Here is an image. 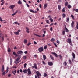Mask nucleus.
I'll return each mask as SVG.
<instances>
[{
  "mask_svg": "<svg viewBox=\"0 0 78 78\" xmlns=\"http://www.w3.org/2000/svg\"><path fill=\"white\" fill-rule=\"evenodd\" d=\"M68 5V2H66L65 4V6H67Z\"/></svg>",
  "mask_w": 78,
  "mask_h": 78,
  "instance_id": "nucleus-39",
  "label": "nucleus"
},
{
  "mask_svg": "<svg viewBox=\"0 0 78 78\" xmlns=\"http://www.w3.org/2000/svg\"><path fill=\"white\" fill-rule=\"evenodd\" d=\"M8 69H9L8 67H7L6 69L7 73L8 72Z\"/></svg>",
  "mask_w": 78,
  "mask_h": 78,
  "instance_id": "nucleus-55",
  "label": "nucleus"
},
{
  "mask_svg": "<svg viewBox=\"0 0 78 78\" xmlns=\"http://www.w3.org/2000/svg\"><path fill=\"white\" fill-rule=\"evenodd\" d=\"M62 33L63 35H64V34H65V30H63L62 31Z\"/></svg>",
  "mask_w": 78,
  "mask_h": 78,
  "instance_id": "nucleus-45",
  "label": "nucleus"
},
{
  "mask_svg": "<svg viewBox=\"0 0 78 78\" xmlns=\"http://www.w3.org/2000/svg\"><path fill=\"white\" fill-rule=\"evenodd\" d=\"M30 44H31V43H29L28 44H27V46H29Z\"/></svg>",
  "mask_w": 78,
  "mask_h": 78,
  "instance_id": "nucleus-58",
  "label": "nucleus"
},
{
  "mask_svg": "<svg viewBox=\"0 0 78 78\" xmlns=\"http://www.w3.org/2000/svg\"><path fill=\"white\" fill-rule=\"evenodd\" d=\"M63 18H65L66 17V14L63 13L62 14Z\"/></svg>",
  "mask_w": 78,
  "mask_h": 78,
  "instance_id": "nucleus-35",
  "label": "nucleus"
},
{
  "mask_svg": "<svg viewBox=\"0 0 78 78\" xmlns=\"http://www.w3.org/2000/svg\"><path fill=\"white\" fill-rule=\"evenodd\" d=\"M54 44L55 47H58V46H57V45L56 44V43H54Z\"/></svg>",
  "mask_w": 78,
  "mask_h": 78,
  "instance_id": "nucleus-42",
  "label": "nucleus"
},
{
  "mask_svg": "<svg viewBox=\"0 0 78 78\" xmlns=\"http://www.w3.org/2000/svg\"><path fill=\"white\" fill-rule=\"evenodd\" d=\"M75 12H78V9H75Z\"/></svg>",
  "mask_w": 78,
  "mask_h": 78,
  "instance_id": "nucleus-54",
  "label": "nucleus"
},
{
  "mask_svg": "<svg viewBox=\"0 0 78 78\" xmlns=\"http://www.w3.org/2000/svg\"><path fill=\"white\" fill-rule=\"evenodd\" d=\"M26 58H27V57L25 56H24L23 57V59H26Z\"/></svg>",
  "mask_w": 78,
  "mask_h": 78,
  "instance_id": "nucleus-56",
  "label": "nucleus"
},
{
  "mask_svg": "<svg viewBox=\"0 0 78 78\" xmlns=\"http://www.w3.org/2000/svg\"><path fill=\"white\" fill-rule=\"evenodd\" d=\"M47 46H45L44 47V50H46V49H47Z\"/></svg>",
  "mask_w": 78,
  "mask_h": 78,
  "instance_id": "nucleus-48",
  "label": "nucleus"
},
{
  "mask_svg": "<svg viewBox=\"0 0 78 78\" xmlns=\"http://www.w3.org/2000/svg\"><path fill=\"white\" fill-rule=\"evenodd\" d=\"M10 65H12V58H10Z\"/></svg>",
  "mask_w": 78,
  "mask_h": 78,
  "instance_id": "nucleus-18",
  "label": "nucleus"
},
{
  "mask_svg": "<svg viewBox=\"0 0 78 78\" xmlns=\"http://www.w3.org/2000/svg\"><path fill=\"white\" fill-rule=\"evenodd\" d=\"M34 44H35V45H36L37 44V43L36 42H35V41H34Z\"/></svg>",
  "mask_w": 78,
  "mask_h": 78,
  "instance_id": "nucleus-49",
  "label": "nucleus"
},
{
  "mask_svg": "<svg viewBox=\"0 0 78 78\" xmlns=\"http://www.w3.org/2000/svg\"><path fill=\"white\" fill-rule=\"evenodd\" d=\"M11 76V74H9L8 75V76L9 77H10V76Z\"/></svg>",
  "mask_w": 78,
  "mask_h": 78,
  "instance_id": "nucleus-57",
  "label": "nucleus"
},
{
  "mask_svg": "<svg viewBox=\"0 0 78 78\" xmlns=\"http://www.w3.org/2000/svg\"><path fill=\"white\" fill-rule=\"evenodd\" d=\"M0 21H1V22H6V21L5 20H2V18H1V17H0Z\"/></svg>",
  "mask_w": 78,
  "mask_h": 78,
  "instance_id": "nucleus-34",
  "label": "nucleus"
},
{
  "mask_svg": "<svg viewBox=\"0 0 78 78\" xmlns=\"http://www.w3.org/2000/svg\"><path fill=\"white\" fill-rule=\"evenodd\" d=\"M21 57V55H18V58L16 59V61H19Z\"/></svg>",
  "mask_w": 78,
  "mask_h": 78,
  "instance_id": "nucleus-5",
  "label": "nucleus"
},
{
  "mask_svg": "<svg viewBox=\"0 0 78 78\" xmlns=\"http://www.w3.org/2000/svg\"><path fill=\"white\" fill-rule=\"evenodd\" d=\"M30 11L32 13H34V11H33V10L30 9Z\"/></svg>",
  "mask_w": 78,
  "mask_h": 78,
  "instance_id": "nucleus-33",
  "label": "nucleus"
},
{
  "mask_svg": "<svg viewBox=\"0 0 78 78\" xmlns=\"http://www.w3.org/2000/svg\"><path fill=\"white\" fill-rule=\"evenodd\" d=\"M34 35H36V36H38V37H42L41 35H39L37 34H34Z\"/></svg>",
  "mask_w": 78,
  "mask_h": 78,
  "instance_id": "nucleus-30",
  "label": "nucleus"
},
{
  "mask_svg": "<svg viewBox=\"0 0 78 78\" xmlns=\"http://www.w3.org/2000/svg\"><path fill=\"white\" fill-rule=\"evenodd\" d=\"M8 52H11V49H10V48H8Z\"/></svg>",
  "mask_w": 78,
  "mask_h": 78,
  "instance_id": "nucleus-40",
  "label": "nucleus"
},
{
  "mask_svg": "<svg viewBox=\"0 0 78 78\" xmlns=\"http://www.w3.org/2000/svg\"><path fill=\"white\" fill-rule=\"evenodd\" d=\"M4 65H2V72H3L2 73V76H3V75H5V72L4 70Z\"/></svg>",
  "mask_w": 78,
  "mask_h": 78,
  "instance_id": "nucleus-1",
  "label": "nucleus"
},
{
  "mask_svg": "<svg viewBox=\"0 0 78 78\" xmlns=\"http://www.w3.org/2000/svg\"><path fill=\"white\" fill-rule=\"evenodd\" d=\"M0 37H1L2 41H4V34L2 33H0Z\"/></svg>",
  "mask_w": 78,
  "mask_h": 78,
  "instance_id": "nucleus-3",
  "label": "nucleus"
},
{
  "mask_svg": "<svg viewBox=\"0 0 78 78\" xmlns=\"http://www.w3.org/2000/svg\"><path fill=\"white\" fill-rule=\"evenodd\" d=\"M27 72H28L27 73L28 75H30L31 74V69L30 68L27 69Z\"/></svg>",
  "mask_w": 78,
  "mask_h": 78,
  "instance_id": "nucleus-6",
  "label": "nucleus"
},
{
  "mask_svg": "<svg viewBox=\"0 0 78 78\" xmlns=\"http://www.w3.org/2000/svg\"><path fill=\"white\" fill-rule=\"evenodd\" d=\"M58 8L59 10H61V5H58Z\"/></svg>",
  "mask_w": 78,
  "mask_h": 78,
  "instance_id": "nucleus-22",
  "label": "nucleus"
},
{
  "mask_svg": "<svg viewBox=\"0 0 78 78\" xmlns=\"http://www.w3.org/2000/svg\"><path fill=\"white\" fill-rule=\"evenodd\" d=\"M13 55L15 57H17L18 56V55L14 51L13 52Z\"/></svg>",
  "mask_w": 78,
  "mask_h": 78,
  "instance_id": "nucleus-10",
  "label": "nucleus"
},
{
  "mask_svg": "<svg viewBox=\"0 0 78 78\" xmlns=\"http://www.w3.org/2000/svg\"><path fill=\"white\" fill-rule=\"evenodd\" d=\"M74 21H72V23H71V27L72 28H73L74 27Z\"/></svg>",
  "mask_w": 78,
  "mask_h": 78,
  "instance_id": "nucleus-12",
  "label": "nucleus"
},
{
  "mask_svg": "<svg viewBox=\"0 0 78 78\" xmlns=\"http://www.w3.org/2000/svg\"><path fill=\"white\" fill-rule=\"evenodd\" d=\"M71 17L73 20H75V18H74V16H73V15H71Z\"/></svg>",
  "mask_w": 78,
  "mask_h": 78,
  "instance_id": "nucleus-29",
  "label": "nucleus"
},
{
  "mask_svg": "<svg viewBox=\"0 0 78 78\" xmlns=\"http://www.w3.org/2000/svg\"><path fill=\"white\" fill-rule=\"evenodd\" d=\"M57 43H58V44H59V43H60V42H59V40H57Z\"/></svg>",
  "mask_w": 78,
  "mask_h": 78,
  "instance_id": "nucleus-52",
  "label": "nucleus"
},
{
  "mask_svg": "<svg viewBox=\"0 0 78 78\" xmlns=\"http://www.w3.org/2000/svg\"><path fill=\"white\" fill-rule=\"evenodd\" d=\"M69 64H72V61H71V60H69Z\"/></svg>",
  "mask_w": 78,
  "mask_h": 78,
  "instance_id": "nucleus-43",
  "label": "nucleus"
},
{
  "mask_svg": "<svg viewBox=\"0 0 78 78\" xmlns=\"http://www.w3.org/2000/svg\"><path fill=\"white\" fill-rule=\"evenodd\" d=\"M15 7V5H11L9 7L10 9H11L13 10L14 8Z\"/></svg>",
  "mask_w": 78,
  "mask_h": 78,
  "instance_id": "nucleus-8",
  "label": "nucleus"
},
{
  "mask_svg": "<svg viewBox=\"0 0 78 78\" xmlns=\"http://www.w3.org/2000/svg\"><path fill=\"white\" fill-rule=\"evenodd\" d=\"M26 66H27V63H25L24 64V68H26Z\"/></svg>",
  "mask_w": 78,
  "mask_h": 78,
  "instance_id": "nucleus-50",
  "label": "nucleus"
},
{
  "mask_svg": "<svg viewBox=\"0 0 78 78\" xmlns=\"http://www.w3.org/2000/svg\"><path fill=\"white\" fill-rule=\"evenodd\" d=\"M52 54L54 55H55V57H56V58H58V55L57 54H56V53L55 52H52Z\"/></svg>",
  "mask_w": 78,
  "mask_h": 78,
  "instance_id": "nucleus-9",
  "label": "nucleus"
},
{
  "mask_svg": "<svg viewBox=\"0 0 78 78\" xmlns=\"http://www.w3.org/2000/svg\"><path fill=\"white\" fill-rule=\"evenodd\" d=\"M68 8H69V9H70L72 8V6L70 5H69L67 6Z\"/></svg>",
  "mask_w": 78,
  "mask_h": 78,
  "instance_id": "nucleus-26",
  "label": "nucleus"
},
{
  "mask_svg": "<svg viewBox=\"0 0 78 78\" xmlns=\"http://www.w3.org/2000/svg\"><path fill=\"white\" fill-rule=\"evenodd\" d=\"M22 53H23V52H22V51H20L17 52V54H18V55H19V54H22Z\"/></svg>",
  "mask_w": 78,
  "mask_h": 78,
  "instance_id": "nucleus-15",
  "label": "nucleus"
},
{
  "mask_svg": "<svg viewBox=\"0 0 78 78\" xmlns=\"http://www.w3.org/2000/svg\"><path fill=\"white\" fill-rule=\"evenodd\" d=\"M35 73H36L37 75L38 78H40V76H41L42 75L39 73V72L38 71H37V72H35Z\"/></svg>",
  "mask_w": 78,
  "mask_h": 78,
  "instance_id": "nucleus-2",
  "label": "nucleus"
},
{
  "mask_svg": "<svg viewBox=\"0 0 78 78\" xmlns=\"http://www.w3.org/2000/svg\"><path fill=\"white\" fill-rule=\"evenodd\" d=\"M34 57H35V58H36V57H37V55H34Z\"/></svg>",
  "mask_w": 78,
  "mask_h": 78,
  "instance_id": "nucleus-64",
  "label": "nucleus"
},
{
  "mask_svg": "<svg viewBox=\"0 0 78 78\" xmlns=\"http://www.w3.org/2000/svg\"><path fill=\"white\" fill-rule=\"evenodd\" d=\"M47 6V3H46L44 5V9H45Z\"/></svg>",
  "mask_w": 78,
  "mask_h": 78,
  "instance_id": "nucleus-19",
  "label": "nucleus"
},
{
  "mask_svg": "<svg viewBox=\"0 0 78 78\" xmlns=\"http://www.w3.org/2000/svg\"><path fill=\"white\" fill-rule=\"evenodd\" d=\"M42 62L43 64L44 65L45 64V62H44V61H42Z\"/></svg>",
  "mask_w": 78,
  "mask_h": 78,
  "instance_id": "nucleus-59",
  "label": "nucleus"
},
{
  "mask_svg": "<svg viewBox=\"0 0 78 78\" xmlns=\"http://www.w3.org/2000/svg\"><path fill=\"white\" fill-rule=\"evenodd\" d=\"M26 29L27 30H26V32L27 33H29L30 31H29V28H28V27H26Z\"/></svg>",
  "mask_w": 78,
  "mask_h": 78,
  "instance_id": "nucleus-14",
  "label": "nucleus"
},
{
  "mask_svg": "<svg viewBox=\"0 0 78 78\" xmlns=\"http://www.w3.org/2000/svg\"><path fill=\"white\" fill-rule=\"evenodd\" d=\"M43 59H44V61H45V59H46V56H45V55H43Z\"/></svg>",
  "mask_w": 78,
  "mask_h": 78,
  "instance_id": "nucleus-21",
  "label": "nucleus"
},
{
  "mask_svg": "<svg viewBox=\"0 0 78 78\" xmlns=\"http://www.w3.org/2000/svg\"><path fill=\"white\" fill-rule=\"evenodd\" d=\"M18 12V10H17L14 13L12 14V16H15V15H16V14H17Z\"/></svg>",
  "mask_w": 78,
  "mask_h": 78,
  "instance_id": "nucleus-13",
  "label": "nucleus"
},
{
  "mask_svg": "<svg viewBox=\"0 0 78 78\" xmlns=\"http://www.w3.org/2000/svg\"><path fill=\"white\" fill-rule=\"evenodd\" d=\"M4 3H5V2H2L1 4V6H3V5L4 4Z\"/></svg>",
  "mask_w": 78,
  "mask_h": 78,
  "instance_id": "nucleus-46",
  "label": "nucleus"
},
{
  "mask_svg": "<svg viewBox=\"0 0 78 78\" xmlns=\"http://www.w3.org/2000/svg\"><path fill=\"white\" fill-rule=\"evenodd\" d=\"M63 64H64L65 66H66L67 65V63L66 62H64L63 63Z\"/></svg>",
  "mask_w": 78,
  "mask_h": 78,
  "instance_id": "nucleus-32",
  "label": "nucleus"
},
{
  "mask_svg": "<svg viewBox=\"0 0 78 78\" xmlns=\"http://www.w3.org/2000/svg\"><path fill=\"white\" fill-rule=\"evenodd\" d=\"M58 56L60 57V59H61V58H62V56H61V55H59Z\"/></svg>",
  "mask_w": 78,
  "mask_h": 78,
  "instance_id": "nucleus-53",
  "label": "nucleus"
},
{
  "mask_svg": "<svg viewBox=\"0 0 78 78\" xmlns=\"http://www.w3.org/2000/svg\"><path fill=\"white\" fill-rule=\"evenodd\" d=\"M72 56L74 59H75V53H72Z\"/></svg>",
  "mask_w": 78,
  "mask_h": 78,
  "instance_id": "nucleus-16",
  "label": "nucleus"
},
{
  "mask_svg": "<svg viewBox=\"0 0 78 78\" xmlns=\"http://www.w3.org/2000/svg\"><path fill=\"white\" fill-rule=\"evenodd\" d=\"M51 42H54L55 41V39H54L53 38H52L51 40Z\"/></svg>",
  "mask_w": 78,
  "mask_h": 78,
  "instance_id": "nucleus-38",
  "label": "nucleus"
},
{
  "mask_svg": "<svg viewBox=\"0 0 78 78\" xmlns=\"http://www.w3.org/2000/svg\"><path fill=\"white\" fill-rule=\"evenodd\" d=\"M38 50L39 52H42L44 51V48H43V47H40L38 49Z\"/></svg>",
  "mask_w": 78,
  "mask_h": 78,
  "instance_id": "nucleus-4",
  "label": "nucleus"
},
{
  "mask_svg": "<svg viewBox=\"0 0 78 78\" xmlns=\"http://www.w3.org/2000/svg\"><path fill=\"white\" fill-rule=\"evenodd\" d=\"M27 42H28V40H27L24 39V44H27Z\"/></svg>",
  "mask_w": 78,
  "mask_h": 78,
  "instance_id": "nucleus-28",
  "label": "nucleus"
},
{
  "mask_svg": "<svg viewBox=\"0 0 78 78\" xmlns=\"http://www.w3.org/2000/svg\"><path fill=\"white\" fill-rule=\"evenodd\" d=\"M44 77H46L47 76V74L46 73H44Z\"/></svg>",
  "mask_w": 78,
  "mask_h": 78,
  "instance_id": "nucleus-36",
  "label": "nucleus"
},
{
  "mask_svg": "<svg viewBox=\"0 0 78 78\" xmlns=\"http://www.w3.org/2000/svg\"><path fill=\"white\" fill-rule=\"evenodd\" d=\"M61 18H59L58 19V21H61Z\"/></svg>",
  "mask_w": 78,
  "mask_h": 78,
  "instance_id": "nucleus-61",
  "label": "nucleus"
},
{
  "mask_svg": "<svg viewBox=\"0 0 78 78\" xmlns=\"http://www.w3.org/2000/svg\"><path fill=\"white\" fill-rule=\"evenodd\" d=\"M14 34H15L16 35H18L19 34V33L18 32H15Z\"/></svg>",
  "mask_w": 78,
  "mask_h": 78,
  "instance_id": "nucleus-37",
  "label": "nucleus"
},
{
  "mask_svg": "<svg viewBox=\"0 0 78 78\" xmlns=\"http://www.w3.org/2000/svg\"><path fill=\"white\" fill-rule=\"evenodd\" d=\"M39 7H40V8H42V5H41V4H40L39 5Z\"/></svg>",
  "mask_w": 78,
  "mask_h": 78,
  "instance_id": "nucleus-63",
  "label": "nucleus"
},
{
  "mask_svg": "<svg viewBox=\"0 0 78 78\" xmlns=\"http://www.w3.org/2000/svg\"><path fill=\"white\" fill-rule=\"evenodd\" d=\"M22 2L21 1H20V0H19L18 2V4H22Z\"/></svg>",
  "mask_w": 78,
  "mask_h": 78,
  "instance_id": "nucleus-24",
  "label": "nucleus"
},
{
  "mask_svg": "<svg viewBox=\"0 0 78 78\" xmlns=\"http://www.w3.org/2000/svg\"><path fill=\"white\" fill-rule=\"evenodd\" d=\"M76 27L77 29V30H78V22H77V25L76 26Z\"/></svg>",
  "mask_w": 78,
  "mask_h": 78,
  "instance_id": "nucleus-41",
  "label": "nucleus"
},
{
  "mask_svg": "<svg viewBox=\"0 0 78 78\" xmlns=\"http://www.w3.org/2000/svg\"><path fill=\"white\" fill-rule=\"evenodd\" d=\"M50 30L51 31H53V28L52 27H51L50 29Z\"/></svg>",
  "mask_w": 78,
  "mask_h": 78,
  "instance_id": "nucleus-47",
  "label": "nucleus"
},
{
  "mask_svg": "<svg viewBox=\"0 0 78 78\" xmlns=\"http://www.w3.org/2000/svg\"><path fill=\"white\" fill-rule=\"evenodd\" d=\"M62 11L64 12H65V8L64 7L63 8Z\"/></svg>",
  "mask_w": 78,
  "mask_h": 78,
  "instance_id": "nucleus-44",
  "label": "nucleus"
},
{
  "mask_svg": "<svg viewBox=\"0 0 78 78\" xmlns=\"http://www.w3.org/2000/svg\"><path fill=\"white\" fill-rule=\"evenodd\" d=\"M23 72H24L25 73H27V70L25 69L23 71Z\"/></svg>",
  "mask_w": 78,
  "mask_h": 78,
  "instance_id": "nucleus-27",
  "label": "nucleus"
},
{
  "mask_svg": "<svg viewBox=\"0 0 78 78\" xmlns=\"http://www.w3.org/2000/svg\"><path fill=\"white\" fill-rule=\"evenodd\" d=\"M66 22H69V18L68 17L66 18Z\"/></svg>",
  "mask_w": 78,
  "mask_h": 78,
  "instance_id": "nucleus-31",
  "label": "nucleus"
},
{
  "mask_svg": "<svg viewBox=\"0 0 78 78\" xmlns=\"http://www.w3.org/2000/svg\"><path fill=\"white\" fill-rule=\"evenodd\" d=\"M53 65V63L51 62H49V65L50 66H52Z\"/></svg>",
  "mask_w": 78,
  "mask_h": 78,
  "instance_id": "nucleus-17",
  "label": "nucleus"
},
{
  "mask_svg": "<svg viewBox=\"0 0 78 78\" xmlns=\"http://www.w3.org/2000/svg\"><path fill=\"white\" fill-rule=\"evenodd\" d=\"M20 72H21V73L23 72V71H22V69H20Z\"/></svg>",
  "mask_w": 78,
  "mask_h": 78,
  "instance_id": "nucleus-60",
  "label": "nucleus"
},
{
  "mask_svg": "<svg viewBox=\"0 0 78 78\" xmlns=\"http://www.w3.org/2000/svg\"><path fill=\"white\" fill-rule=\"evenodd\" d=\"M68 40V42L69 43V44H70V43H72V40H71V39L69 38L67 39Z\"/></svg>",
  "mask_w": 78,
  "mask_h": 78,
  "instance_id": "nucleus-11",
  "label": "nucleus"
},
{
  "mask_svg": "<svg viewBox=\"0 0 78 78\" xmlns=\"http://www.w3.org/2000/svg\"><path fill=\"white\" fill-rule=\"evenodd\" d=\"M49 20H50V21H51V23L53 22V19H52V18H51V17L50 18Z\"/></svg>",
  "mask_w": 78,
  "mask_h": 78,
  "instance_id": "nucleus-23",
  "label": "nucleus"
},
{
  "mask_svg": "<svg viewBox=\"0 0 78 78\" xmlns=\"http://www.w3.org/2000/svg\"><path fill=\"white\" fill-rule=\"evenodd\" d=\"M46 23H48V24L49 23V22H49L48 20H46Z\"/></svg>",
  "mask_w": 78,
  "mask_h": 78,
  "instance_id": "nucleus-51",
  "label": "nucleus"
},
{
  "mask_svg": "<svg viewBox=\"0 0 78 78\" xmlns=\"http://www.w3.org/2000/svg\"><path fill=\"white\" fill-rule=\"evenodd\" d=\"M34 66H33L32 68H33L34 69L35 68V69H37V64H36V63H34Z\"/></svg>",
  "mask_w": 78,
  "mask_h": 78,
  "instance_id": "nucleus-7",
  "label": "nucleus"
},
{
  "mask_svg": "<svg viewBox=\"0 0 78 78\" xmlns=\"http://www.w3.org/2000/svg\"><path fill=\"white\" fill-rule=\"evenodd\" d=\"M50 56L51 59H52V60H54V57H53V56H52L51 55H50Z\"/></svg>",
  "mask_w": 78,
  "mask_h": 78,
  "instance_id": "nucleus-25",
  "label": "nucleus"
},
{
  "mask_svg": "<svg viewBox=\"0 0 78 78\" xmlns=\"http://www.w3.org/2000/svg\"><path fill=\"white\" fill-rule=\"evenodd\" d=\"M27 6V7H30V6H29V5H28V4H27V5H26Z\"/></svg>",
  "mask_w": 78,
  "mask_h": 78,
  "instance_id": "nucleus-62",
  "label": "nucleus"
},
{
  "mask_svg": "<svg viewBox=\"0 0 78 78\" xmlns=\"http://www.w3.org/2000/svg\"><path fill=\"white\" fill-rule=\"evenodd\" d=\"M65 28L66 32L68 33V32H69V30H68V29L67 28V27H66V26H65Z\"/></svg>",
  "mask_w": 78,
  "mask_h": 78,
  "instance_id": "nucleus-20",
  "label": "nucleus"
}]
</instances>
